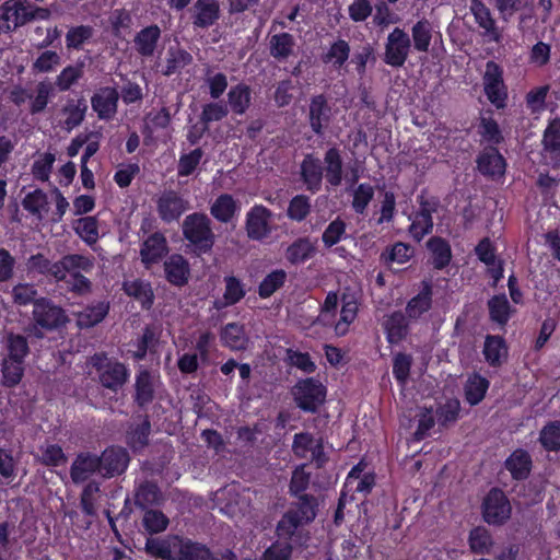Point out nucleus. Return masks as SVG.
<instances>
[{
  "instance_id": "obj_24",
  "label": "nucleus",
  "mask_w": 560,
  "mask_h": 560,
  "mask_svg": "<svg viewBox=\"0 0 560 560\" xmlns=\"http://www.w3.org/2000/svg\"><path fill=\"white\" fill-rule=\"evenodd\" d=\"M238 211L236 200L228 194L219 196L210 208L211 214L220 222H229Z\"/></svg>"
},
{
  "instance_id": "obj_61",
  "label": "nucleus",
  "mask_w": 560,
  "mask_h": 560,
  "mask_svg": "<svg viewBox=\"0 0 560 560\" xmlns=\"http://www.w3.org/2000/svg\"><path fill=\"white\" fill-rule=\"evenodd\" d=\"M285 279V272L276 270L268 275L259 285V294L262 298L270 296L277 289H279Z\"/></svg>"
},
{
  "instance_id": "obj_37",
  "label": "nucleus",
  "mask_w": 560,
  "mask_h": 560,
  "mask_svg": "<svg viewBox=\"0 0 560 560\" xmlns=\"http://www.w3.org/2000/svg\"><path fill=\"white\" fill-rule=\"evenodd\" d=\"M77 234L88 244H94L98 240V224L94 217L78 219L73 223Z\"/></svg>"
},
{
  "instance_id": "obj_45",
  "label": "nucleus",
  "mask_w": 560,
  "mask_h": 560,
  "mask_svg": "<svg viewBox=\"0 0 560 560\" xmlns=\"http://www.w3.org/2000/svg\"><path fill=\"white\" fill-rule=\"evenodd\" d=\"M86 110V105L84 102L81 101H71L67 104V106L63 108V115L65 118V126L68 130L73 129L78 125L81 124V121L84 118V114Z\"/></svg>"
},
{
  "instance_id": "obj_53",
  "label": "nucleus",
  "mask_w": 560,
  "mask_h": 560,
  "mask_svg": "<svg viewBox=\"0 0 560 560\" xmlns=\"http://www.w3.org/2000/svg\"><path fill=\"white\" fill-rule=\"evenodd\" d=\"M93 31L90 26H75L68 31L66 43L68 48L80 49L91 37Z\"/></svg>"
},
{
  "instance_id": "obj_44",
  "label": "nucleus",
  "mask_w": 560,
  "mask_h": 560,
  "mask_svg": "<svg viewBox=\"0 0 560 560\" xmlns=\"http://www.w3.org/2000/svg\"><path fill=\"white\" fill-rule=\"evenodd\" d=\"M432 254L433 264L436 268H443L451 259V249L448 244L441 238H432L428 243Z\"/></svg>"
},
{
  "instance_id": "obj_57",
  "label": "nucleus",
  "mask_w": 560,
  "mask_h": 560,
  "mask_svg": "<svg viewBox=\"0 0 560 560\" xmlns=\"http://www.w3.org/2000/svg\"><path fill=\"white\" fill-rule=\"evenodd\" d=\"M374 196V189L369 184H361L353 190L352 207L357 213H363Z\"/></svg>"
},
{
  "instance_id": "obj_18",
  "label": "nucleus",
  "mask_w": 560,
  "mask_h": 560,
  "mask_svg": "<svg viewBox=\"0 0 560 560\" xmlns=\"http://www.w3.org/2000/svg\"><path fill=\"white\" fill-rule=\"evenodd\" d=\"M118 93L115 89L100 90L92 98V107L102 119L113 117L117 109Z\"/></svg>"
},
{
  "instance_id": "obj_7",
  "label": "nucleus",
  "mask_w": 560,
  "mask_h": 560,
  "mask_svg": "<svg viewBox=\"0 0 560 560\" xmlns=\"http://www.w3.org/2000/svg\"><path fill=\"white\" fill-rule=\"evenodd\" d=\"M483 86L488 100L498 108L505 105L506 89L503 82V71L499 65L489 61L483 74Z\"/></svg>"
},
{
  "instance_id": "obj_54",
  "label": "nucleus",
  "mask_w": 560,
  "mask_h": 560,
  "mask_svg": "<svg viewBox=\"0 0 560 560\" xmlns=\"http://www.w3.org/2000/svg\"><path fill=\"white\" fill-rule=\"evenodd\" d=\"M40 460L47 466H60L66 464L67 456L59 445L46 444L40 447Z\"/></svg>"
},
{
  "instance_id": "obj_55",
  "label": "nucleus",
  "mask_w": 560,
  "mask_h": 560,
  "mask_svg": "<svg viewBox=\"0 0 560 560\" xmlns=\"http://www.w3.org/2000/svg\"><path fill=\"white\" fill-rule=\"evenodd\" d=\"M540 442L549 451L560 448V421L551 422L541 430Z\"/></svg>"
},
{
  "instance_id": "obj_11",
  "label": "nucleus",
  "mask_w": 560,
  "mask_h": 560,
  "mask_svg": "<svg viewBox=\"0 0 560 560\" xmlns=\"http://www.w3.org/2000/svg\"><path fill=\"white\" fill-rule=\"evenodd\" d=\"M93 267V261L83 255H68L60 261L50 264L48 273L56 280H68L73 270L90 271Z\"/></svg>"
},
{
  "instance_id": "obj_10",
  "label": "nucleus",
  "mask_w": 560,
  "mask_h": 560,
  "mask_svg": "<svg viewBox=\"0 0 560 560\" xmlns=\"http://www.w3.org/2000/svg\"><path fill=\"white\" fill-rule=\"evenodd\" d=\"M33 317L35 323L45 329L58 328L67 320L63 311L46 300L35 302Z\"/></svg>"
},
{
  "instance_id": "obj_22",
  "label": "nucleus",
  "mask_w": 560,
  "mask_h": 560,
  "mask_svg": "<svg viewBox=\"0 0 560 560\" xmlns=\"http://www.w3.org/2000/svg\"><path fill=\"white\" fill-rule=\"evenodd\" d=\"M194 24L207 27L214 23L219 16V5L215 0H198L194 7Z\"/></svg>"
},
{
  "instance_id": "obj_56",
  "label": "nucleus",
  "mask_w": 560,
  "mask_h": 560,
  "mask_svg": "<svg viewBox=\"0 0 560 560\" xmlns=\"http://www.w3.org/2000/svg\"><path fill=\"white\" fill-rule=\"evenodd\" d=\"M82 65L68 66L57 77L56 85L60 91H67L82 77Z\"/></svg>"
},
{
  "instance_id": "obj_33",
  "label": "nucleus",
  "mask_w": 560,
  "mask_h": 560,
  "mask_svg": "<svg viewBox=\"0 0 560 560\" xmlns=\"http://www.w3.org/2000/svg\"><path fill=\"white\" fill-rule=\"evenodd\" d=\"M176 560H211V555L205 546L180 539Z\"/></svg>"
},
{
  "instance_id": "obj_34",
  "label": "nucleus",
  "mask_w": 560,
  "mask_h": 560,
  "mask_svg": "<svg viewBox=\"0 0 560 560\" xmlns=\"http://www.w3.org/2000/svg\"><path fill=\"white\" fill-rule=\"evenodd\" d=\"M322 165L319 160L307 156L302 163V176L308 189H317L322 182Z\"/></svg>"
},
{
  "instance_id": "obj_30",
  "label": "nucleus",
  "mask_w": 560,
  "mask_h": 560,
  "mask_svg": "<svg viewBox=\"0 0 560 560\" xmlns=\"http://www.w3.org/2000/svg\"><path fill=\"white\" fill-rule=\"evenodd\" d=\"M505 467L515 479H523L529 472L530 457L526 452L517 450L506 459Z\"/></svg>"
},
{
  "instance_id": "obj_9",
  "label": "nucleus",
  "mask_w": 560,
  "mask_h": 560,
  "mask_svg": "<svg viewBox=\"0 0 560 560\" xmlns=\"http://www.w3.org/2000/svg\"><path fill=\"white\" fill-rule=\"evenodd\" d=\"M272 213L264 206H254L246 214V232L252 240H262L271 232Z\"/></svg>"
},
{
  "instance_id": "obj_28",
  "label": "nucleus",
  "mask_w": 560,
  "mask_h": 560,
  "mask_svg": "<svg viewBox=\"0 0 560 560\" xmlns=\"http://www.w3.org/2000/svg\"><path fill=\"white\" fill-rule=\"evenodd\" d=\"M483 354L491 365L501 364L508 355V349L504 340L498 336H488L485 341Z\"/></svg>"
},
{
  "instance_id": "obj_26",
  "label": "nucleus",
  "mask_w": 560,
  "mask_h": 560,
  "mask_svg": "<svg viewBox=\"0 0 560 560\" xmlns=\"http://www.w3.org/2000/svg\"><path fill=\"white\" fill-rule=\"evenodd\" d=\"M124 290L129 296L138 300L145 308H149L153 303L154 295L149 282L142 280L126 281Z\"/></svg>"
},
{
  "instance_id": "obj_59",
  "label": "nucleus",
  "mask_w": 560,
  "mask_h": 560,
  "mask_svg": "<svg viewBox=\"0 0 560 560\" xmlns=\"http://www.w3.org/2000/svg\"><path fill=\"white\" fill-rule=\"evenodd\" d=\"M152 394L153 376L147 371H141L137 377V400L143 405L151 399Z\"/></svg>"
},
{
  "instance_id": "obj_16",
  "label": "nucleus",
  "mask_w": 560,
  "mask_h": 560,
  "mask_svg": "<svg viewBox=\"0 0 560 560\" xmlns=\"http://www.w3.org/2000/svg\"><path fill=\"white\" fill-rule=\"evenodd\" d=\"M95 472L101 474L98 457L90 453H81L71 466V479L79 483L88 480Z\"/></svg>"
},
{
  "instance_id": "obj_2",
  "label": "nucleus",
  "mask_w": 560,
  "mask_h": 560,
  "mask_svg": "<svg viewBox=\"0 0 560 560\" xmlns=\"http://www.w3.org/2000/svg\"><path fill=\"white\" fill-rule=\"evenodd\" d=\"M49 10L38 8L27 0H8L0 7L3 27L13 31L33 20H46Z\"/></svg>"
},
{
  "instance_id": "obj_21",
  "label": "nucleus",
  "mask_w": 560,
  "mask_h": 560,
  "mask_svg": "<svg viewBox=\"0 0 560 560\" xmlns=\"http://www.w3.org/2000/svg\"><path fill=\"white\" fill-rule=\"evenodd\" d=\"M167 280L175 285H183L189 276L187 260L180 255H172L164 265Z\"/></svg>"
},
{
  "instance_id": "obj_29",
  "label": "nucleus",
  "mask_w": 560,
  "mask_h": 560,
  "mask_svg": "<svg viewBox=\"0 0 560 560\" xmlns=\"http://www.w3.org/2000/svg\"><path fill=\"white\" fill-rule=\"evenodd\" d=\"M363 471L362 463L354 466L347 476L345 488L347 490L354 489L358 492H368L374 485V476L366 474L361 477Z\"/></svg>"
},
{
  "instance_id": "obj_27",
  "label": "nucleus",
  "mask_w": 560,
  "mask_h": 560,
  "mask_svg": "<svg viewBox=\"0 0 560 560\" xmlns=\"http://www.w3.org/2000/svg\"><path fill=\"white\" fill-rule=\"evenodd\" d=\"M411 35L415 49L427 52L432 40L433 26L428 20L422 19L412 26Z\"/></svg>"
},
{
  "instance_id": "obj_25",
  "label": "nucleus",
  "mask_w": 560,
  "mask_h": 560,
  "mask_svg": "<svg viewBox=\"0 0 560 560\" xmlns=\"http://www.w3.org/2000/svg\"><path fill=\"white\" fill-rule=\"evenodd\" d=\"M315 253L314 243L310 238H299L293 242L285 252L287 259L293 264H303Z\"/></svg>"
},
{
  "instance_id": "obj_39",
  "label": "nucleus",
  "mask_w": 560,
  "mask_h": 560,
  "mask_svg": "<svg viewBox=\"0 0 560 560\" xmlns=\"http://www.w3.org/2000/svg\"><path fill=\"white\" fill-rule=\"evenodd\" d=\"M23 207L38 218H43L48 211L46 194L39 189L27 194L23 200Z\"/></svg>"
},
{
  "instance_id": "obj_46",
  "label": "nucleus",
  "mask_w": 560,
  "mask_h": 560,
  "mask_svg": "<svg viewBox=\"0 0 560 560\" xmlns=\"http://www.w3.org/2000/svg\"><path fill=\"white\" fill-rule=\"evenodd\" d=\"M23 361L19 360H11V359H3L2 363V376H3V383L7 386H14L16 385L22 376H23Z\"/></svg>"
},
{
  "instance_id": "obj_20",
  "label": "nucleus",
  "mask_w": 560,
  "mask_h": 560,
  "mask_svg": "<svg viewBox=\"0 0 560 560\" xmlns=\"http://www.w3.org/2000/svg\"><path fill=\"white\" fill-rule=\"evenodd\" d=\"M477 163L482 174L492 177L501 176L505 171L504 159L494 148H490L480 154Z\"/></svg>"
},
{
  "instance_id": "obj_19",
  "label": "nucleus",
  "mask_w": 560,
  "mask_h": 560,
  "mask_svg": "<svg viewBox=\"0 0 560 560\" xmlns=\"http://www.w3.org/2000/svg\"><path fill=\"white\" fill-rule=\"evenodd\" d=\"M180 538L171 537L167 539L150 538L147 540V551L164 560H176Z\"/></svg>"
},
{
  "instance_id": "obj_38",
  "label": "nucleus",
  "mask_w": 560,
  "mask_h": 560,
  "mask_svg": "<svg viewBox=\"0 0 560 560\" xmlns=\"http://www.w3.org/2000/svg\"><path fill=\"white\" fill-rule=\"evenodd\" d=\"M108 306L105 303H98L95 306L88 307L77 314V322L81 328H89L100 323L107 314Z\"/></svg>"
},
{
  "instance_id": "obj_15",
  "label": "nucleus",
  "mask_w": 560,
  "mask_h": 560,
  "mask_svg": "<svg viewBox=\"0 0 560 560\" xmlns=\"http://www.w3.org/2000/svg\"><path fill=\"white\" fill-rule=\"evenodd\" d=\"M166 240L162 234L155 233L149 236L140 249L141 261L145 268L158 264L167 254Z\"/></svg>"
},
{
  "instance_id": "obj_41",
  "label": "nucleus",
  "mask_w": 560,
  "mask_h": 560,
  "mask_svg": "<svg viewBox=\"0 0 560 560\" xmlns=\"http://www.w3.org/2000/svg\"><path fill=\"white\" fill-rule=\"evenodd\" d=\"M358 312V305L357 302L353 299L346 300L343 299L341 312H340V319L335 326V330L337 335H345L350 324L355 319Z\"/></svg>"
},
{
  "instance_id": "obj_23",
  "label": "nucleus",
  "mask_w": 560,
  "mask_h": 560,
  "mask_svg": "<svg viewBox=\"0 0 560 560\" xmlns=\"http://www.w3.org/2000/svg\"><path fill=\"white\" fill-rule=\"evenodd\" d=\"M161 31L156 25L148 26L140 31L135 38L137 51L144 57L154 54Z\"/></svg>"
},
{
  "instance_id": "obj_49",
  "label": "nucleus",
  "mask_w": 560,
  "mask_h": 560,
  "mask_svg": "<svg viewBox=\"0 0 560 560\" xmlns=\"http://www.w3.org/2000/svg\"><path fill=\"white\" fill-rule=\"evenodd\" d=\"M250 93L247 86L237 85L229 92V103L232 109L237 114H243L248 107Z\"/></svg>"
},
{
  "instance_id": "obj_14",
  "label": "nucleus",
  "mask_w": 560,
  "mask_h": 560,
  "mask_svg": "<svg viewBox=\"0 0 560 560\" xmlns=\"http://www.w3.org/2000/svg\"><path fill=\"white\" fill-rule=\"evenodd\" d=\"M470 11L476 23L483 30V35L491 42L499 43L501 40V32L499 31L490 10L479 0H472Z\"/></svg>"
},
{
  "instance_id": "obj_60",
  "label": "nucleus",
  "mask_w": 560,
  "mask_h": 560,
  "mask_svg": "<svg viewBox=\"0 0 560 560\" xmlns=\"http://www.w3.org/2000/svg\"><path fill=\"white\" fill-rule=\"evenodd\" d=\"M55 160L52 153H44L40 155L32 166L34 177L43 182L48 180Z\"/></svg>"
},
{
  "instance_id": "obj_6",
  "label": "nucleus",
  "mask_w": 560,
  "mask_h": 560,
  "mask_svg": "<svg viewBox=\"0 0 560 560\" xmlns=\"http://www.w3.org/2000/svg\"><path fill=\"white\" fill-rule=\"evenodd\" d=\"M293 395L300 408L306 411H315L324 401L326 390L320 382L307 378L295 385Z\"/></svg>"
},
{
  "instance_id": "obj_13",
  "label": "nucleus",
  "mask_w": 560,
  "mask_h": 560,
  "mask_svg": "<svg viewBox=\"0 0 560 560\" xmlns=\"http://www.w3.org/2000/svg\"><path fill=\"white\" fill-rule=\"evenodd\" d=\"M188 210V201L174 191L164 192L158 200V211L166 222L177 220Z\"/></svg>"
},
{
  "instance_id": "obj_48",
  "label": "nucleus",
  "mask_w": 560,
  "mask_h": 560,
  "mask_svg": "<svg viewBox=\"0 0 560 560\" xmlns=\"http://www.w3.org/2000/svg\"><path fill=\"white\" fill-rule=\"evenodd\" d=\"M293 45V37L290 34L273 35L270 39V52L276 58H285L291 54Z\"/></svg>"
},
{
  "instance_id": "obj_40",
  "label": "nucleus",
  "mask_w": 560,
  "mask_h": 560,
  "mask_svg": "<svg viewBox=\"0 0 560 560\" xmlns=\"http://www.w3.org/2000/svg\"><path fill=\"white\" fill-rule=\"evenodd\" d=\"M469 546L475 553H489L492 547V539L488 530L483 527L472 529L469 534Z\"/></svg>"
},
{
  "instance_id": "obj_35",
  "label": "nucleus",
  "mask_w": 560,
  "mask_h": 560,
  "mask_svg": "<svg viewBox=\"0 0 560 560\" xmlns=\"http://www.w3.org/2000/svg\"><path fill=\"white\" fill-rule=\"evenodd\" d=\"M489 313L493 322L505 325L512 314V308L505 295L493 296L489 302Z\"/></svg>"
},
{
  "instance_id": "obj_47",
  "label": "nucleus",
  "mask_w": 560,
  "mask_h": 560,
  "mask_svg": "<svg viewBox=\"0 0 560 560\" xmlns=\"http://www.w3.org/2000/svg\"><path fill=\"white\" fill-rule=\"evenodd\" d=\"M7 359L23 361L28 353L27 341L20 335H9L5 341Z\"/></svg>"
},
{
  "instance_id": "obj_42",
  "label": "nucleus",
  "mask_w": 560,
  "mask_h": 560,
  "mask_svg": "<svg viewBox=\"0 0 560 560\" xmlns=\"http://www.w3.org/2000/svg\"><path fill=\"white\" fill-rule=\"evenodd\" d=\"M431 306V289L429 285H424L422 291L415 296L407 305V314L410 317H419L427 312Z\"/></svg>"
},
{
  "instance_id": "obj_12",
  "label": "nucleus",
  "mask_w": 560,
  "mask_h": 560,
  "mask_svg": "<svg viewBox=\"0 0 560 560\" xmlns=\"http://www.w3.org/2000/svg\"><path fill=\"white\" fill-rule=\"evenodd\" d=\"M100 460L101 475L113 477L125 471L128 466L129 457L126 450L121 447H109L105 450Z\"/></svg>"
},
{
  "instance_id": "obj_63",
  "label": "nucleus",
  "mask_w": 560,
  "mask_h": 560,
  "mask_svg": "<svg viewBox=\"0 0 560 560\" xmlns=\"http://www.w3.org/2000/svg\"><path fill=\"white\" fill-rule=\"evenodd\" d=\"M311 209L308 198L304 196H295L289 205L288 215L295 221H302L306 218Z\"/></svg>"
},
{
  "instance_id": "obj_17",
  "label": "nucleus",
  "mask_w": 560,
  "mask_h": 560,
  "mask_svg": "<svg viewBox=\"0 0 560 560\" xmlns=\"http://www.w3.org/2000/svg\"><path fill=\"white\" fill-rule=\"evenodd\" d=\"M293 451L300 456L315 460L317 464L324 462L323 446L320 442L308 433L296 434L293 442Z\"/></svg>"
},
{
  "instance_id": "obj_62",
  "label": "nucleus",
  "mask_w": 560,
  "mask_h": 560,
  "mask_svg": "<svg viewBox=\"0 0 560 560\" xmlns=\"http://www.w3.org/2000/svg\"><path fill=\"white\" fill-rule=\"evenodd\" d=\"M168 524L167 517L159 511H147L143 516V525L150 533H160L166 529Z\"/></svg>"
},
{
  "instance_id": "obj_36",
  "label": "nucleus",
  "mask_w": 560,
  "mask_h": 560,
  "mask_svg": "<svg viewBox=\"0 0 560 560\" xmlns=\"http://www.w3.org/2000/svg\"><path fill=\"white\" fill-rule=\"evenodd\" d=\"M387 340L390 343H398L407 335V325L402 314L396 313L390 315L385 324Z\"/></svg>"
},
{
  "instance_id": "obj_64",
  "label": "nucleus",
  "mask_w": 560,
  "mask_h": 560,
  "mask_svg": "<svg viewBox=\"0 0 560 560\" xmlns=\"http://www.w3.org/2000/svg\"><path fill=\"white\" fill-rule=\"evenodd\" d=\"M346 233V224L340 219L332 221L323 233V242L327 247L337 244Z\"/></svg>"
},
{
  "instance_id": "obj_52",
  "label": "nucleus",
  "mask_w": 560,
  "mask_h": 560,
  "mask_svg": "<svg viewBox=\"0 0 560 560\" xmlns=\"http://www.w3.org/2000/svg\"><path fill=\"white\" fill-rule=\"evenodd\" d=\"M545 150L550 153L559 151L560 155V120L553 119L549 122L544 135ZM556 163H560V159Z\"/></svg>"
},
{
  "instance_id": "obj_51",
  "label": "nucleus",
  "mask_w": 560,
  "mask_h": 560,
  "mask_svg": "<svg viewBox=\"0 0 560 560\" xmlns=\"http://www.w3.org/2000/svg\"><path fill=\"white\" fill-rule=\"evenodd\" d=\"M349 45L345 40H338L331 45L324 57L326 63H331L335 68H340L349 57Z\"/></svg>"
},
{
  "instance_id": "obj_32",
  "label": "nucleus",
  "mask_w": 560,
  "mask_h": 560,
  "mask_svg": "<svg viewBox=\"0 0 560 560\" xmlns=\"http://www.w3.org/2000/svg\"><path fill=\"white\" fill-rule=\"evenodd\" d=\"M221 339L232 350H243L248 343L243 327L236 324L226 325L221 334Z\"/></svg>"
},
{
  "instance_id": "obj_58",
  "label": "nucleus",
  "mask_w": 560,
  "mask_h": 560,
  "mask_svg": "<svg viewBox=\"0 0 560 560\" xmlns=\"http://www.w3.org/2000/svg\"><path fill=\"white\" fill-rule=\"evenodd\" d=\"M433 226V222L431 215L428 211L419 212L411 222L410 233L412 236L420 241L424 235H427Z\"/></svg>"
},
{
  "instance_id": "obj_4",
  "label": "nucleus",
  "mask_w": 560,
  "mask_h": 560,
  "mask_svg": "<svg viewBox=\"0 0 560 560\" xmlns=\"http://www.w3.org/2000/svg\"><path fill=\"white\" fill-rule=\"evenodd\" d=\"M92 364L96 369L100 382L106 388L117 390L128 380L129 373L126 366L105 355L96 354L92 358Z\"/></svg>"
},
{
  "instance_id": "obj_8",
  "label": "nucleus",
  "mask_w": 560,
  "mask_h": 560,
  "mask_svg": "<svg viewBox=\"0 0 560 560\" xmlns=\"http://www.w3.org/2000/svg\"><path fill=\"white\" fill-rule=\"evenodd\" d=\"M511 516V504L504 493L498 489L491 490L483 502V517L489 524H503Z\"/></svg>"
},
{
  "instance_id": "obj_1",
  "label": "nucleus",
  "mask_w": 560,
  "mask_h": 560,
  "mask_svg": "<svg viewBox=\"0 0 560 560\" xmlns=\"http://www.w3.org/2000/svg\"><path fill=\"white\" fill-rule=\"evenodd\" d=\"M317 501L310 495H303L281 517L277 525V535L280 539L291 540L303 545L308 536L304 526L312 523L317 515Z\"/></svg>"
},
{
  "instance_id": "obj_43",
  "label": "nucleus",
  "mask_w": 560,
  "mask_h": 560,
  "mask_svg": "<svg viewBox=\"0 0 560 560\" xmlns=\"http://www.w3.org/2000/svg\"><path fill=\"white\" fill-rule=\"evenodd\" d=\"M326 178L332 186L341 183V159L337 150L330 149L325 156Z\"/></svg>"
},
{
  "instance_id": "obj_3",
  "label": "nucleus",
  "mask_w": 560,
  "mask_h": 560,
  "mask_svg": "<svg viewBox=\"0 0 560 560\" xmlns=\"http://www.w3.org/2000/svg\"><path fill=\"white\" fill-rule=\"evenodd\" d=\"M185 237L198 249L206 253L214 243V234L210 228V219L206 214L192 213L184 220Z\"/></svg>"
},
{
  "instance_id": "obj_5",
  "label": "nucleus",
  "mask_w": 560,
  "mask_h": 560,
  "mask_svg": "<svg viewBox=\"0 0 560 560\" xmlns=\"http://www.w3.org/2000/svg\"><path fill=\"white\" fill-rule=\"evenodd\" d=\"M411 49V42L408 34L396 27L389 33L386 44L384 61L392 67H401Z\"/></svg>"
},
{
  "instance_id": "obj_31",
  "label": "nucleus",
  "mask_w": 560,
  "mask_h": 560,
  "mask_svg": "<svg viewBox=\"0 0 560 560\" xmlns=\"http://www.w3.org/2000/svg\"><path fill=\"white\" fill-rule=\"evenodd\" d=\"M489 388V382L487 378L474 374L468 377L465 385L466 399L470 405L479 404Z\"/></svg>"
},
{
  "instance_id": "obj_50",
  "label": "nucleus",
  "mask_w": 560,
  "mask_h": 560,
  "mask_svg": "<svg viewBox=\"0 0 560 560\" xmlns=\"http://www.w3.org/2000/svg\"><path fill=\"white\" fill-rule=\"evenodd\" d=\"M61 57L52 50L43 51L33 62V70L39 73L51 72L60 65Z\"/></svg>"
}]
</instances>
